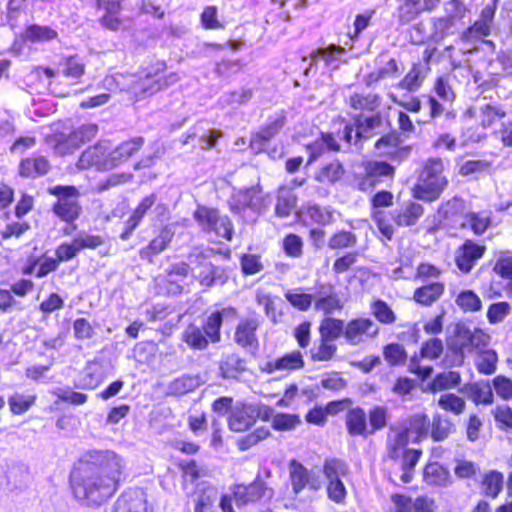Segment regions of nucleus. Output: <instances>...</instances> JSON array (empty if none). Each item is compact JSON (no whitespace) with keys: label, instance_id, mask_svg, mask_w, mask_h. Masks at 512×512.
Returning <instances> with one entry per match:
<instances>
[{"label":"nucleus","instance_id":"nucleus-6","mask_svg":"<svg viewBox=\"0 0 512 512\" xmlns=\"http://www.w3.org/2000/svg\"><path fill=\"white\" fill-rule=\"evenodd\" d=\"M188 262L192 265L193 275L201 286H222L227 282L228 276L225 269L209 262L200 250H193L188 256Z\"/></svg>","mask_w":512,"mask_h":512},{"label":"nucleus","instance_id":"nucleus-31","mask_svg":"<svg viewBox=\"0 0 512 512\" xmlns=\"http://www.w3.org/2000/svg\"><path fill=\"white\" fill-rule=\"evenodd\" d=\"M26 10V0H8L5 10L1 12L0 23L13 29L26 16Z\"/></svg>","mask_w":512,"mask_h":512},{"label":"nucleus","instance_id":"nucleus-32","mask_svg":"<svg viewBox=\"0 0 512 512\" xmlns=\"http://www.w3.org/2000/svg\"><path fill=\"white\" fill-rule=\"evenodd\" d=\"M424 209L421 204L416 202H408L403 204L399 209L395 210L393 214L394 222L398 226H411L423 215Z\"/></svg>","mask_w":512,"mask_h":512},{"label":"nucleus","instance_id":"nucleus-2","mask_svg":"<svg viewBox=\"0 0 512 512\" xmlns=\"http://www.w3.org/2000/svg\"><path fill=\"white\" fill-rule=\"evenodd\" d=\"M443 171L444 164L441 158L431 157L427 159L413 189L415 198L427 202L438 199L448 184Z\"/></svg>","mask_w":512,"mask_h":512},{"label":"nucleus","instance_id":"nucleus-33","mask_svg":"<svg viewBox=\"0 0 512 512\" xmlns=\"http://www.w3.org/2000/svg\"><path fill=\"white\" fill-rule=\"evenodd\" d=\"M85 69V61L78 55L67 57L60 64V73L73 84H77L81 81V78L85 74Z\"/></svg>","mask_w":512,"mask_h":512},{"label":"nucleus","instance_id":"nucleus-38","mask_svg":"<svg viewBox=\"0 0 512 512\" xmlns=\"http://www.w3.org/2000/svg\"><path fill=\"white\" fill-rule=\"evenodd\" d=\"M50 168L48 160L43 156L26 158L20 163V175L24 177H36L44 175Z\"/></svg>","mask_w":512,"mask_h":512},{"label":"nucleus","instance_id":"nucleus-18","mask_svg":"<svg viewBox=\"0 0 512 512\" xmlns=\"http://www.w3.org/2000/svg\"><path fill=\"white\" fill-rule=\"evenodd\" d=\"M114 512H153V510L142 490H130L116 500Z\"/></svg>","mask_w":512,"mask_h":512},{"label":"nucleus","instance_id":"nucleus-13","mask_svg":"<svg viewBox=\"0 0 512 512\" xmlns=\"http://www.w3.org/2000/svg\"><path fill=\"white\" fill-rule=\"evenodd\" d=\"M110 143L99 141L94 146L88 147L82 152L76 164L79 170L96 168L97 170H110L109 161Z\"/></svg>","mask_w":512,"mask_h":512},{"label":"nucleus","instance_id":"nucleus-60","mask_svg":"<svg viewBox=\"0 0 512 512\" xmlns=\"http://www.w3.org/2000/svg\"><path fill=\"white\" fill-rule=\"evenodd\" d=\"M503 485V475L497 471H491L485 475L482 487L486 496L495 498L498 496Z\"/></svg>","mask_w":512,"mask_h":512},{"label":"nucleus","instance_id":"nucleus-10","mask_svg":"<svg viewBox=\"0 0 512 512\" xmlns=\"http://www.w3.org/2000/svg\"><path fill=\"white\" fill-rule=\"evenodd\" d=\"M289 481L291 493L297 498L305 488L310 491H318L321 488V481L314 472L308 470L299 461L293 459L289 462Z\"/></svg>","mask_w":512,"mask_h":512},{"label":"nucleus","instance_id":"nucleus-27","mask_svg":"<svg viewBox=\"0 0 512 512\" xmlns=\"http://www.w3.org/2000/svg\"><path fill=\"white\" fill-rule=\"evenodd\" d=\"M468 113L480 121L483 128L492 126L495 122L506 116V112L500 105L494 103H484L476 107L470 108Z\"/></svg>","mask_w":512,"mask_h":512},{"label":"nucleus","instance_id":"nucleus-43","mask_svg":"<svg viewBox=\"0 0 512 512\" xmlns=\"http://www.w3.org/2000/svg\"><path fill=\"white\" fill-rule=\"evenodd\" d=\"M461 383V375L457 371H448L437 374L429 384L432 393L456 388Z\"/></svg>","mask_w":512,"mask_h":512},{"label":"nucleus","instance_id":"nucleus-16","mask_svg":"<svg viewBox=\"0 0 512 512\" xmlns=\"http://www.w3.org/2000/svg\"><path fill=\"white\" fill-rule=\"evenodd\" d=\"M380 124L381 117L379 114H373L365 118L360 117L356 121V129L347 124L344 126L343 131L338 133L337 137L350 145L358 138L368 137L369 132L380 126Z\"/></svg>","mask_w":512,"mask_h":512},{"label":"nucleus","instance_id":"nucleus-34","mask_svg":"<svg viewBox=\"0 0 512 512\" xmlns=\"http://www.w3.org/2000/svg\"><path fill=\"white\" fill-rule=\"evenodd\" d=\"M22 37L30 43H46L56 40L58 32L50 26L31 24L25 28Z\"/></svg>","mask_w":512,"mask_h":512},{"label":"nucleus","instance_id":"nucleus-40","mask_svg":"<svg viewBox=\"0 0 512 512\" xmlns=\"http://www.w3.org/2000/svg\"><path fill=\"white\" fill-rule=\"evenodd\" d=\"M456 32V23L448 18L442 17H433L431 18V33L430 39L439 43L443 41L450 35H453Z\"/></svg>","mask_w":512,"mask_h":512},{"label":"nucleus","instance_id":"nucleus-4","mask_svg":"<svg viewBox=\"0 0 512 512\" xmlns=\"http://www.w3.org/2000/svg\"><path fill=\"white\" fill-rule=\"evenodd\" d=\"M82 462L116 487L122 479L126 466L124 459L111 450L90 451Z\"/></svg>","mask_w":512,"mask_h":512},{"label":"nucleus","instance_id":"nucleus-26","mask_svg":"<svg viewBox=\"0 0 512 512\" xmlns=\"http://www.w3.org/2000/svg\"><path fill=\"white\" fill-rule=\"evenodd\" d=\"M173 237L174 231L170 227L162 228L159 234L146 247L140 249V258L152 262L155 256L162 253L168 247Z\"/></svg>","mask_w":512,"mask_h":512},{"label":"nucleus","instance_id":"nucleus-64","mask_svg":"<svg viewBox=\"0 0 512 512\" xmlns=\"http://www.w3.org/2000/svg\"><path fill=\"white\" fill-rule=\"evenodd\" d=\"M286 300L295 308L301 311H307L313 301L310 294L302 293L301 289L290 290L285 294Z\"/></svg>","mask_w":512,"mask_h":512},{"label":"nucleus","instance_id":"nucleus-7","mask_svg":"<svg viewBox=\"0 0 512 512\" xmlns=\"http://www.w3.org/2000/svg\"><path fill=\"white\" fill-rule=\"evenodd\" d=\"M165 62L157 61L138 74H129L133 80L129 83V94L136 100L151 96L161 90L158 75L164 73Z\"/></svg>","mask_w":512,"mask_h":512},{"label":"nucleus","instance_id":"nucleus-22","mask_svg":"<svg viewBox=\"0 0 512 512\" xmlns=\"http://www.w3.org/2000/svg\"><path fill=\"white\" fill-rule=\"evenodd\" d=\"M284 123L285 118L283 116L270 119L265 127L251 137V149L256 153L264 151L267 143L279 133Z\"/></svg>","mask_w":512,"mask_h":512},{"label":"nucleus","instance_id":"nucleus-20","mask_svg":"<svg viewBox=\"0 0 512 512\" xmlns=\"http://www.w3.org/2000/svg\"><path fill=\"white\" fill-rule=\"evenodd\" d=\"M258 417V411L252 405L239 404L231 409L228 424L231 430L242 432L249 429Z\"/></svg>","mask_w":512,"mask_h":512},{"label":"nucleus","instance_id":"nucleus-21","mask_svg":"<svg viewBox=\"0 0 512 512\" xmlns=\"http://www.w3.org/2000/svg\"><path fill=\"white\" fill-rule=\"evenodd\" d=\"M267 492L269 490L265 483L259 480L249 485L239 484L233 488V496L238 507L259 501Z\"/></svg>","mask_w":512,"mask_h":512},{"label":"nucleus","instance_id":"nucleus-56","mask_svg":"<svg viewBox=\"0 0 512 512\" xmlns=\"http://www.w3.org/2000/svg\"><path fill=\"white\" fill-rule=\"evenodd\" d=\"M73 240H74L79 252L84 249H96L99 246L103 245L105 242V238L103 236L91 234L84 230L79 231L73 237Z\"/></svg>","mask_w":512,"mask_h":512},{"label":"nucleus","instance_id":"nucleus-12","mask_svg":"<svg viewBox=\"0 0 512 512\" xmlns=\"http://www.w3.org/2000/svg\"><path fill=\"white\" fill-rule=\"evenodd\" d=\"M232 200L238 211L250 209L258 214L265 211L270 204V197L263 194L259 185L235 192Z\"/></svg>","mask_w":512,"mask_h":512},{"label":"nucleus","instance_id":"nucleus-28","mask_svg":"<svg viewBox=\"0 0 512 512\" xmlns=\"http://www.w3.org/2000/svg\"><path fill=\"white\" fill-rule=\"evenodd\" d=\"M143 137H135L128 141L121 143L113 151H109V161L111 169L126 162L136 152H138L144 145Z\"/></svg>","mask_w":512,"mask_h":512},{"label":"nucleus","instance_id":"nucleus-41","mask_svg":"<svg viewBox=\"0 0 512 512\" xmlns=\"http://www.w3.org/2000/svg\"><path fill=\"white\" fill-rule=\"evenodd\" d=\"M444 292V285L440 282H433L415 290L414 300L425 306L437 301Z\"/></svg>","mask_w":512,"mask_h":512},{"label":"nucleus","instance_id":"nucleus-61","mask_svg":"<svg viewBox=\"0 0 512 512\" xmlns=\"http://www.w3.org/2000/svg\"><path fill=\"white\" fill-rule=\"evenodd\" d=\"M132 80L133 77L129 74L117 73L106 76L103 80V87L111 92L119 90L129 93V83Z\"/></svg>","mask_w":512,"mask_h":512},{"label":"nucleus","instance_id":"nucleus-3","mask_svg":"<svg viewBox=\"0 0 512 512\" xmlns=\"http://www.w3.org/2000/svg\"><path fill=\"white\" fill-rule=\"evenodd\" d=\"M322 473L326 483L327 498L337 504L345 505L348 496L346 481L350 476L349 465L338 458L325 459Z\"/></svg>","mask_w":512,"mask_h":512},{"label":"nucleus","instance_id":"nucleus-8","mask_svg":"<svg viewBox=\"0 0 512 512\" xmlns=\"http://www.w3.org/2000/svg\"><path fill=\"white\" fill-rule=\"evenodd\" d=\"M51 193L58 196L53 207L54 213L65 222L75 221L81 213V206L77 201L78 190L74 186H56Z\"/></svg>","mask_w":512,"mask_h":512},{"label":"nucleus","instance_id":"nucleus-45","mask_svg":"<svg viewBox=\"0 0 512 512\" xmlns=\"http://www.w3.org/2000/svg\"><path fill=\"white\" fill-rule=\"evenodd\" d=\"M297 197L292 189L281 187L278 190L275 213L279 217H287L296 207Z\"/></svg>","mask_w":512,"mask_h":512},{"label":"nucleus","instance_id":"nucleus-35","mask_svg":"<svg viewBox=\"0 0 512 512\" xmlns=\"http://www.w3.org/2000/svg\"><path fill=\"white\" fill-rule=\"evenodd\" d=\"M346 428L351 436H364L367 433V415L360 407L350 409L345 418Z\"/></svg>","mask_w":512,"mask_h":512},{"label":"nucleus","instance_id":"nucleus-59","mask_svg":"<svg viewBox=\"0 0 512 512\" xmlns=\"http://www.w3.org/2000/svg\"><path fill=\"white\" fill-rule=\"evenodd\" d=\"M464 226H469L477 234H483L490 225V217L486 212H472L466 215Z\"/></svg>","mask_w":512,"mask_h":512},{"label":"nucleus","instance_id":"nucleus-1","mask_svg":"<svg viewBox=\"0 0 512 512\" xmlns=\"http://www.w3.org/2000/svg\"><path fill=\"white\" fill-rule=\"evenodd\" d=\"M71 488L76 499L91 505L105 502L117 490L82 461L71 473Z\"/></svg>","mask_w":512,"mask_h":512},{"label":"nucleus","instance_id":"nucleus-54","mask_svg":"<svg viewBox=\"0 0 512 512\" xmlns=\"http://www.w3.org/2000/svg\"><path fill=\"white\" fill-rule=\"evenodd\" d=\"M343 174V166L338 161H333L319 170L316 180L321 183L333 184L340 180Z\"/></svg>","mask_w":512,"mask_h":512},{"label":"nucleus","instance_id":"nucleus-52","mask_svg":"<svg viewBox=\"0 0 512 512\" xmlns=\"http://www.w3.org/2000/svg\"><path fill=\"white\" fill-rule=\"evenodd\" d=\"M448 472L438 463L426 465L423 473L424 481L429 485H445L448 481Z\"/></svg>","mask_w":512,"mask_h":512},{"label":"nucleus","instance_id":"nucleus-49","mask_svg":"<svg viewBox=\"0 0 512 512\" xmlns=\"http://www.w3.org/2000/svg\"><path fill=\"white\" fill-rule=\"evenodd\" d=\"M437 404L442 410L454 415L462 414L466 408L465 400L454 393L440 395Z\"/></svg>","mask_w":512,"mask_h":512},{"label":"nucleus","instance_id":"nucleus-47","mask_svg":"<svg viewBox=\"0 0 512 512\" xmlns=\"http://www.w3.org/2000/svg\"><path fill=\"white\" fill-rule=\"evenodd\" d=\"M332 286L328 287L327 292H322L321 296L315 302V309L325 314H332L336 310H341L343 304L336 293L332 292Z\"/></svg>","mask_w":512,"mask_h":512},{"label":"nucleus","instance_id":"nucleus-58","mask_svg":"<svg viewBox=\"0 0 512 512\" xmlns=\"http://www.w3.org/2000/svg\"><path fill=\"white\" fill-rule=\"evenodd\" d=\"M200 485L203 486V492L198 496L194 512H211L217 500V490L212 486H205V483Z\"/></svg>","mask_w":512,"mask_h":512},{"label":"nucleus","instance_id":"nucleus-39","mask_svg":"<svg viewBox=\"0 0 512 512\" xmlns=\"http://www.w3.org/2000/svg\"><path fill=\"white\" fill-rule=\"evenodd\" d=\"M344 53L345 50L342 47L332 44L326 48H320L314 51L311 54V60L312 62L323 60L327 67L336 69L340 64Z\"/></svg>","mask_w":512,"mask_h":512},{"label":"nucleus","instance_id":"nucleus-5","mask_svg":"<svg viewBox=\"0 0 512 512\" xmlns=\"http://www.w3.org/2000/svg\"><path fill=\"white\" fill-rule=\"evenodd\" d=\"M430 421L424 414H416L409 420L408 426L396 431L389 437V455L391 458H397L400 451L410 442L419 441L428 433Z\"/></svg>","mask_w":512,"mask_h":512},{"label":"nucleus","instance_id":"nucleus-57","mask_svg":"<svg viewBox=\"0 0 512 512\" xmlns=\"http://www.w3.org/2000/svg\"><path fill=\"white\" fill-rule=\"evenodd\" d=\"M253 91L249 88H241L239 90L225 93L221 96L220 102L223 106H240L251 100Z\"/></svg>","mask_w":512,"mask_h":512},{"label":"nucleus","instance_id":"nucleus-46","mask_svg":"<svg viewBox=\"0 0 512 512\" xmlns=\"http://www.w3.org/2000/svg\"><path fill=\"white\" fill-rule=\"evenodd\" d=\"M345 326L343 320L327 317L320 324V338L334 341L340 336H344Z\"/></svg>","mask_w":512,"mask_h":512},{"label":"nucleus","instance_id":"nucleus-19","mask_svg":"<svg viewBox=\"0 0 512 512\" xmlns=\"http://www.w3.org/2000/svg\"><path fill=\"white\" fill-rule=\"evenodd\" d=\"M304 366V360L301 352L292 351L282 357L268 360L260 365L262 372L272 374L275 372H290L301 369Z\"/></svg>","mask_w":512,"mask_h":512},{"label":"nucleus","instance_id":"nucleus-9","mask_svg":"<svg viewBox=\"0 0 512 512\" xmlns=\"http://www.w3.org/2000/svg\"><path fill=\"white\" fill-rule=\"evenodd\" d=\"M458 338L461 342L453 350V360L450 361L448 358L445 360L448 366L461 365L464 361L465 351L471 349L485 350L484 348L490 342V336L480 329H474L473 331L463 329L459 331Z\"/></svg>","mask_w":512,"mask_h":512},{"label":"nucleus","instance_id":"nucleus-62","mask_svg":"<svg viewBox=\"0 0 512 512\" xmlns=\"http://www.w3.org/2000/svg\"><path fill=\"white\" fill-rule=\"evenodd\" d=\"M35 400V395H23L16 393L8 399V403L11 412L13 414L20 415L25 413L35 403Z\"/></svg>","mask_w":512,"mask_h":512},{"label":"nucleus","instance_id":"nucleus-44","mask_svg":"<svg viewBox=\"0 0 512 512\" xmlns=\"http://www.w3.org/2000/svg\"><path fill=\"white\" fill-rule=\"evenodd\" d=\"M498 355L493 349L481 350L475 358V367L480 374L492 375L497 370Z\"/></svg>","mask_w":512,"mask_h":512},{"label":"nucleus","instance_id":"nucleus-53","mask_svg":"<svg viewBox=\"0 0 512 512\" xmlns=\"http://www.w3.org/2000/svg\"><path fill=\"white\" fill-rule=\"evenodd\" d=\"M425 78V73L421 66L414 65L406 76L400 81L399 87L409 92L417 91Z\"/></svg>","mask_w":512,"mask_h":512},{"label":"nucleus","instance_id":"nucleus-42","mask_svg":"<svg viewBox=\"0 0 512 512\" xmlns=\"http://www.w3.org/2000/svg\"><path fill=\"white\" fill-rule=\"evenodd\" d=\"M313 223L320 225L332 224L336 221L338 213L331 207H321L319 205H309L302 211Z\"/></svg>","mask_w":512,"mask_h":512},{"label":"nucleus","instance_id":"nucleus-15","mask_svg":"<svg viewBox=\"0 0 512 512\" xmlns=\"http://www.w3.org/2000/svg\"><path fill=\"white\" fill-rule=\"evenodd\" d=\"M98 133L96 124H85L74 130L65 140L59 141L56 150L60 154H69L77 149L80 145L91 141Z\"/></svg>","mask_w":512,"mask_h":512},{"label":"nucleus","instance_id":"nucleus-51","mask_svg":"<svg viewBox=\"0 0 512 512\" xmlns=\"http://www.w3.org/2000/svg\"><path fill=\"white\" fill-rule=\"evenodd\" d=\"M453 431V424L446 416L436 414L433 416L431 423V437L435 441H442L446 439Z\"/></svg>","mask_w":512,"mask_h":512},{"label":"nucleus","instance_id":"nucleus-29","mask_svg":"<svg viewBox=\"0 0 512 512\" xmlns=\"http://www.w3.org/2000/svg\"><path fill=\"white\" fill-rule=\"evenodd\" d=\"M258 325V321L253 318L240 321L234 335L236 343L246 349L256 348L257 338L255 332Z\"/></svg>","mask_w":512,"mask_h":512},{"label":"nucleus","instance_id":"nucleus-55","mask_svg":"<svg viewBox=\"0 0 512 512\" xmlns=\"http://www.w3.org/2000/svg\"><path fill=\"white\" fill-rule=\"evenodd\" d=\"M421 455L420 450L408 449L404 450L402 453V463L401 467L403 473L401 475V480L404 483H409L412 480L413 474L412 471L417 464Z\"/></svg>","mask_w":512,"mask_h":512},{"label":"nucleus","instance_id":"nucleus-48","mask_svg":"<svg viewBox=\"0 0 512 512\" xmlns=\"http://www.w3.org/2000/svg\"><path fill=\"white\" fill-rule=\"evenodd\" d=\"M183 341L193 349L204 350L210 340L201 328L196 325H189L183 333Z\"/></svg>","mask_w":512,"mask_h":512},{"label":"nucleus","instance_id":"nucleus-17","mask_svg":"<svg viewBox=\"0 0 512 512\" xmlns=\"http://www.w3.org/2000/svg\"><path fill=\"white\" fill-rule=\"evenodd\" d=\"M440 0H404L398 7V18L401 24H408L424 12L434 11Z\"/></svg>","mask_w":512,"mask_h":512},{"label":"nucleus","instance_id":"nucleus-14","mask_svg":"<svg viewBox=\"0 0 512 512\" xmlns=\"http://www.w3.org/2000/svg\"><path fill=\"white\" fill-rule=\"evenodd\" d=\"M379 330L378 325L370 318H356L346 324L344 338L348 344L355 346L374 339Z\"/></svg>","mask_w":512,"mask_h":512},{"label":"nucleus","instance_id":"nucleus-24","mask_svg":"<svg viewBox=\"0 0 512 512\" xmlns=\"http://www.w3.org/2000/svg\"><path fill=\"white\" fill-rule=\"evenodd\" d=\"M309 153L308 165L317 161L320 157L329 152H337L340 150V144L331 133H321V136L315 141L306 145Z\"/></svg>","mask_w":512,"mask_h":512},{"label":"nucleus","instance_id":"nucleus-63","mask_svg":"<svg viewBox=\"0 0 512 512\" xmlns=\"http://www.w3.org/2000/svg\"><path fill=\"white\" fill-rule=\"evenodd\" d=\"M337 351V346L331 340L320 338V343L312 349V359L316 361H328L333 358Z\"/></svg>","mask_w":512,"mask_h":512},{"label":"nucleus","instance_id":"nucleus-37","mask_svg":"<svg viewBox=\"0 0 512 512\" xmlns=\"http://www.w3.org/2000/svg\"><path fill=\"white\" fill-rule=\"evenodd\" d=\"M460 391L468 393L475 404L489 405L493 403L494 395L488 382L467 384Z\"/></svg>","mask_w":512,"mask_h":512},{"label":"nucleus","instance_id":"nucleus-50","mask_svg":"<svg viewBox=\"0 0 512 512\" xmlns=\"http://www.w3.org/2000/svg\"><path fill=\"white\" fill-rule=\"evenodd\" d=\"M218 214L219 211L217 209L199 205L195 210L193 217L204 232L210 233L213 225H215Z\"/></svg>","mask_w":512,"mask_h":512},{"label":"nucleus","instance_id":"nucleus-25","mask_svg":"<svg viewBox=\"0 0 512 512\" xmlns=\"http://www.w3.org/2000/svg\"><path fill=\"white\" fill-rule=\"evenodd\" d=\"M376 148L381 151L382 154L397 161H402L408 158L411 152V147L402 146L401 140L396 134H389L381 137L376 142Z\"/></svg>","mask_w":512,"mask_h":512},{"label":"nucleus","instance_id":"nucleus-11","mask_svg":"<svg viewBox=\"0 0 512 512\" xmlns=\"http://www.w3.org/2000/svg\"><path fill=\"white\" fill-rule=\"evenodd\" d=\"M394 167L383 161H370L364 166L362 173L355 177V183L359 190L367 192L372 190L383 177H392Z\"/></svg>","mask_w":512,"mask_h":512},{"label":"nucleus","instance_id":"nucleus-36","mask_svg":"<svg viewBox=\"0 0 512 512\" xmlns=\"http://www.w3.org/2000/svg\"><path fill=\"white\" fill-rule=\"evenodd\" d=\"M346 103L354 111L373 112L380 106V98L376 94L354 93L346 97Z\"/></svg>","mask_w":512,"mask_h":512},{"label":"nucleus","instance_id":"nucleus-23","mask_svg":"<svg viewBox=\"0 0 512 512\" xmlns=\"http://www.w3.org/2000/svg\"><path fill=\"white\" fill-rule=\"evenodd\" d=\"M484 252L485 246L466 240L457 252V267L464 273L470 272L475 262L483 256Z\"/></svg>","mask_w":512,"mask_h":512},{"label":"nucleus","instance_id":"nucleus-30","mask_svg":"<svg viewBox=\"0 0 512 512\" xmlns=\"http://www.w3.org/2000/svg\"><path fill=\"white\" fill-rule=\"evenodd\" d=\"M204 380L200 375L185 374L171 381L167 386V395L180 397L200 387Z\"/></svg>","mask_w":512,"mask_h":512}]
</instances>
